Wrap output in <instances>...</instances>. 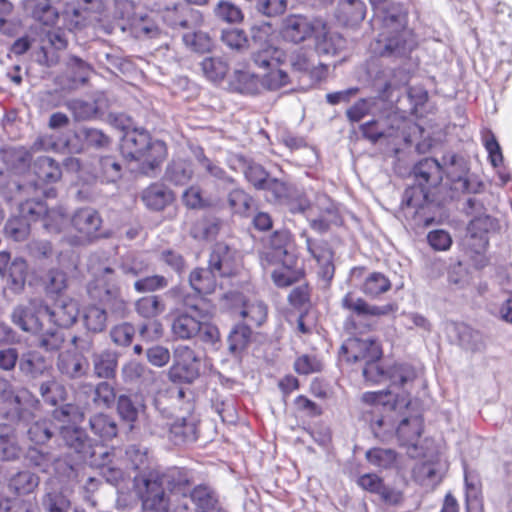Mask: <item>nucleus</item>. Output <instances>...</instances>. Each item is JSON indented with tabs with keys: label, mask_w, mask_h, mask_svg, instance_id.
<instances>
[{
	"label": "nucleus",
	"mask_w": 512,
	"mask_h": 512,
	"mask_svg": "<svg viewBox=\"0 0 512 512\" xmlns=\"http://www.w3.org/2000/svg\"><path fill=\"white\" fill-rule=\"evenodd\" d=\"M191 484L192 475L183 468H171L164 473L149 471L134 477V487L148 512L188 510Z\"/></svg>",
	"instance_id": "nucleus-1"
},
{
	"label": "nucleus",
	"mask_w": 512,
	"mask_h": 512,
	"mask_svg": "<svg viewBox=\"0 0 512 512\" xmlns=\"http://www.w3.org/2000/svg\"><path fill=\"white\" fill-rule=\"evenodd\" d=\"M386 0H370L374 9L381 11V33L377 39L380 55L403 57L417 45L412 30L407 28V13L400 5L381 9Z\"/></svg>",
	"instance_id": "nucleus-2"
},
{
	"label": "nucleus",
	"mask_w": 512,
	"mask_h": 512,
	"mask_svg": "<svg viewBox=\"0 0 512 512\" xmlns=\"http://www.w3.org/2000/svg\"><path fill=\"white\" fill-rule=\"evenodd\" d=\"M119 120L123 122V116H120ZM122 129L126 130L120 144L123 157L140 162V170L143 174H152L166 158L165 143L159 140L153 141L144 129H130L129 125L124 123H122Z\"/></svg>",
	"instance_id": "nucleus-3"
},
{
	"label": "nucleus",
	"mask_w": 512,
	"mask_h": 512,
	"mask_svg": "<svg viewBox=\"0 0 512 512\" xmlns=\"http://www.w3.org/2000/svg\"><path fill=\"white\" fill-rule=\"evenodd\" d=\"M87 271L91 277L87 284V292L91 298L107 301L116 298L115 271L104 252L90 254L87 259ZM116 309L124 314L126 304L122 299H115Z\"/></svg>",
	"instance_id": "nucleus-4"
},
{
	"label": "nucleus",
	"mask_w": 512,
	"mask_h": 512,
	"mask_svg": "<svg viewBox=\"0 0 512 512\" xmlns=\"http://www.w3.org/2000/svg\"><path fill=\"white\" fill-rule=\"evenodd\" d=\"M173 363L168 370V377L174 383H193L199 378L202 358L192 347L180 344L173 349Z\"/></svg>",
	"instance_id": "nucleus-5"
},
{
	"label": "nucleus",
	"mask_w": 512,
	"mask_h": 512,
	"mask_svg": "<svg viewBox=\"0 0 512 512\" xmlns=\"http://www.w3.org/2000/svg\"><path fill=\"white\" fill-rule=\"evenodd\" d=\"M324 27V19L305 14H289L282 20L280 33L287 42L299 44Z\"/></svg>",
	"instance_id": "nucleus-6"
},
{
	"label": "nucleus",
	"mask_w": 512,
	"mask_h": 512,
	"mask_svg": "<svg viewBox=\"0 0 512 512\" xmlns=\"http://www.w3.org/2000/svg\"><path fill=\"white\" fill-rule=\"evenodd\" d=\"M44 302L39 298L30 299L27 304L14 307L11 313V321L22 331L40 333L44 331Z\"/></svg>",
	"instance_id": "nucleus-7"
},
{
	"label": "nucleus",
	"mask_w": 512,
	"mask_h": 512,
	"mask_svg": "<svg viewBox=\"0 0 512 512\" xmlns=\"http://www.w3.org/2000/svg\"><path fill=\"white\" fill-rule=\"evenodd\" d=\"M60 435L65 445L77 455V461H90L91 464H96V461L93 460L97 454L93 440L84 429L67 426L61 429Z\"/></svg>",
	"instance_id": "nucleus-8"
},
{
	"label": "nucleus",
	"mask_w": 512,
	"mask_h": 512,
	"mask_svg": "<svg viewBox=\"0 0 512 512\" xmlns=\"http://www.w3.org/2000/svg\"><path fill=\"white\" fill-rule=\"evenodd\" d=\"M71 223L78 233V243L85 244L99 236L102 219L98 211L91 207H85L74 212Z\"/></svg>",
	"instance_id": "nucleus-9"
},
{
	"label": "nucleus",
	"mask_w": 512,
	"mask_h": 512,
	"mask_svg": "<svg viewBox=\"0 0 512 512\" xmlns=\"http://www.w3.org/2000/svg\"><path fill=\"white\" fill-rule=\"evenodd\" d=\"M341 353L347 362L355 363L380 360L382 350L376 340L366 338H349L341 346Z\"/></svg>",
	"instance_id": "nucleus-10"
},
{
	"label": "nucleus",
	"mask_w": 512,
	"mask_h": 512,
	"mask_svg": "<svg viewBox=\"0 0 512 512\" xmlns=\"http://www.w3.org/2000/svg\"><path fill=\"white\" fill-rule=\"evenodd\" d=\"M204 312L193 305L178 313L172 320V335L179 340H189L196 337L201 330V319Z\"/></svg>",
	"instance_id": "nucleus-11"
},
{
	"label": "nucleus",
	"mask_w": 512,
	"mask_h": 512,
	"mask_svg": "<svg viewBox=\"0 0 512 512\" xmlns=\"http://www.w3.org/2000/svg\"><path fill=\"white\" fill-rule=\"evenodd\" d=\"M151 433L167 437L175 445L194 442L197 439V419L190 415L175 420L168 428L155 427Z\"/></svg>",
	"instance_id": "nucleus-12"
},
{
	"label": "nucleus",
	"mask_w": 512,
	"mask_h": 512,
	"mask_svg": "<svg viewBox=\"0 0 512 512\" xmlns=\"http://www.w3.org/2000/svg\"><path fill=\"white\" fill-rule=\"evenodd\" d=\"M341 307L360 320H370L389 314L394 310L393 305L386 304L377 306L369 304L363 298L358 297L353 292H348L341 299Z\"/></svg>",
	"instance_id": "nucleus-13"
},
{
	"label": "nucleus",
	"mask_w": 512,
	"mask_h": 512,
	"mask_svg": "<svg viewBox=\"0 0 512 512\" xmlns=\"http://www.w3.org/2000/svg\"><path fill=\"white\" fill-rule=\"evenodd\" d=\"M301 236L305 237L307 250L319 266V276L329 282L334 276L335 267L333 264V252L328 243L324 240H314L308 237L306 232H303Z\"/></svg>",
	"instance_id": "nucleus-14"
},
{
	"label": "nucleus",
	"mask_w": 512,
	"mask_h": 512,
	"mask_svg": "<svg viewBox=\"0 0 512 512\" xmlns=\"http://www.w3.org/2000/svg\"><path fill=\"white\" fill-rule=\"evenodd\" d=\"M44 314L47 321L55 326L68 328L77 320L79 314L78 304L73 299L60 298L52 307L44 304Z\"/></svg>",
	"instance_id": "nucleus-15"
},
{
	"label": "nucleus",
	"mask_w": 512,
	"mask_h": 512,
	"mask_svg": "<svg viewBox=\"0 0 512 512\" xmlns=\"http://www.w3.org/2000/svg\"><path fill=\"white\" fill-rule=\"evenodd\" d=\"M208 267L218 277H229L236 273V254L228 245L216 243L209 257Z\"/></svg>",
	"instance_id": "nucleus-16"
},
{
	"label": "nucleus",
	"mask_w": 512,
	"mask_h": 512,
	"mask_svg": "<svg viewBox=\"0 0 512 512\" xmlns=\"http://www.w3.org/2000/svg\"><path fill=\"white\" fill-rule=\"evenodd\" d=\"M56 367L66 378L79 379L88 374L89 362L83 354L75 350H66L58 355Z\"/></svg>",
	"instance_id": "nucleus-17"
},
{
	"label": "nucleus",
	"mask_w": 512,
	"mask_h": 512,
	"mask_svg": "<svg viewBox=\"0 0 512 512\" xmlns=\"http://www.w3.org/2000/svg\"><path fill=\"white\" fill-rule=\"evenodd\" d=\"M102 94H99L92 101L83 99H70L65 103L66 108L71 112L75 121H89L102 113Z\"/></svg>",
	"instance_id": "nucleus-18"
},
{
	"label": "nucleus",
	"mask_w": 512,
	"mask_h": 512,
	"mask_svg": "<svg viewBox=\"0 0 512 512\" xmlns=\"http://www.w3.org/2000/svg\"><path fill=\"white\" fill-rule=\"evenodd\" d=\"M28 274V264L22 258H15L8 266L7 272L3 273L5 279V290L14 295L23 292Z\"/></svg>",
	"instance_id": "nucleus-19"
},
{
	"label": "nucleus",
	"mask_w": 512,
	"mask_h": 512,
	"mask_svg": "<svg viewBox=\"0 0 512 512\" xmlns=\"http://www.w3.org/2000/svg\"><path fill=\"white\" fill-rule=\"evenodd\" d=\"M315 49L319 54L335 55L345 46V40L337 32L330 31L326 21L324 27L315 31Z\"/></svg>",
	"instance_id": "nucleus-20"
},
{
	"label": "nucleus",
	"mask_w": 512,
	"mask_h": 512,
	"mask_svg": "<svg viewBox=\"0 0 512 512\" xmlns=\"http://www.w3.org/2000/svg\"><path fill=\"white\" fill-rule=\"evenodd\" d=\"M366 5L361 0H341L336 11L337 20L345 26L359 25L365 18Z\"/></svg>",
	"instance_id": "nucleus-21"
},
{
	"label": "nucleus",
	"mask_w": 512,
	"mask_h": 512,
	"mask_svg": "<svg viewBox=\"0 0 512 512\" xmlns=\"http://www.w3.org/2000/svg\"><path fill=\"white\" fill-rule=\"evenodd\" d=\"M413 174L421 187L425 184L437 185L443 178V168L436 159L425 158L414 166Z\"/></svg>",
	"instance_id": "nucleus-22"
},
{
	"label": "nucleus",
	"mask_w": 512,
	"mask_h": 512,
	"mask_svg": "<svg viewBox=\"0 0 512 512\" xmlns=\"http://www.w3.org/2000/svg\"><path fill=\"white\" fill-rule=\"evenodd\" d=\"M144 408L145 404L140 394H122L117 399V412L126 422H136Z\"/></svg>",
	"instance_id": "nucleus-23"
},
{
	"label": "nucleus",
	"mask_w": 512,
	"mask_h": 512,
	"mask_svg": "<svg viewBox=\"0 0 512 512\" xmlns=\"http://www.w3.org/2000/svg\"><path fill=\"white\" fill-rule=\"evenodd\" d=\"M142 200L149 209L160 211L173 202L174 194L162 184H153L143 191Z\"/></svg>",
	"instance_id": "nucleus-24"
},
{
	"label": "nucleus",
	"mask_w": 512,
	"mask_h": 512,
	"mask_svg": "<svg viewBox=\"0 0 512 512\" xmlns=\"http://www.w3.org/2000/svg\"><path fill=\"white\" fill-rule=\"evenodd\" d=\"M453 330L455 332L458 345L462 349L473 353L484 349L485 344L482 335L470 326L463 323L454 324Z\"/></svg>",
	"instance_id": "nucleus-25"
},
{
	"label": "nucleus",
	"mask_w": 512,
	"mask_h": 512,
	"mask_svg": "<svg viewBox=\"0 0 512 512\" xmlns=\"http://www.w3.org/2000/svg\"><path fill=\"white\" fill-rule=\"evenodd\" d=\"M89 426L92 432L104 441L113 439L118 434V425L114 417L105 413H97L90 417Z\"/></svg>",
	"instance_id": "nucleus-26"
},
{
	"label": "nucleus",
	"mask_w": 512,
	"mask_h": 512,
	"mask_svg": "<svg viewBox=\"0 0 512 512\" xmlns=\"http://www.w3.org/2000/svg\"><path fill=\"white\" fill-rule=\"evenodd\" d=\"M217 277L209 267L196 268L190 273L189 283L197 293L210 294L217 286Z\"/></svg>",
	"instance_id": "nucleus-27"
},
{
	"label": "nucleus",
	"mask_w": 512,
	"mask_h": 512,
	"mask_svg": "<svg viewBox=\"0 0 512 512\" xmlns=\"http://www.w3.org/2000/svg\"><path fill=\"white\" fill-rule=\"evenodd\" d=\"M422 433V420L419 417L403 419L397 428V436L403 446L416 447Z\"/></svg>",
	"instance_id": "nucleus-28"
},
{
	"label": "nucleus",
	"mask_w": 512,
	"mask_h": 512,
	"mask_svg": "<svg viewBox=\"0 0 512 512\" xmlns=\"http://www.w3.org/2000/svg\"><path fill=\"white\" fill-rule=\"evenodd\" d=\"M94 374L98 378L108 379L114 376L117 367V354L111 350H103L92 356Z\"/></svg>",
	"instance_id": "nucleus-29"
},
{
	"label": "nucleus",
	"mask_w": 512,
	"mask_h": 512,
	"mask_svg": "<svg viewBox=\"0 0 512 512\" xmlns=\"http://www.w3.org/2000/svg\"><path fill=\"white\" fill-rule=\"evenodd\" d=\"M240 315L246 319L247 324L260 326L267 317V306L255 296L244 299Z\"/></svg>",
	"instance_id": "nucleus-30"
},
{
	"label": "nucleus",
	"mask_w": 512,
	"mask_h": 512,
	"mask_svg": "<svg viewBox=\"0 0 512 512\" xmlns=\"http://www.w3.org/2000/svg\"><path fill=\"white\" fill-rule=\"evenodd\" d=\"M285 58L283 50L276 45L256 49L252 53L253 63L265 70L276 68Z\"/></svg>",
	"instance_id": "nucleus-31"
},
{
	"label": "nucleus",
	"mask_w": 512,
	"mask_h": 512,
	"mask_svg": "<svg viewBox=\"0 0 512 512\" xmlns=\"http://www.w3.org/2000/svg\"><path fill=\"white\" fill-rule=\"evenodd\" d=\"M41 508L44 512H69L71 501L63 491L46 488L41 498Z\"/></svg>",
	"instance_id": "nucleus-32"
},
{
	"label": "nucleus",
	"mask_w": 512,
	"mask_h": 512,
	"mask_svg": "<svg viewBox=\"0 0 512 512\" xmlns=\"http://www.w3.org/2000/svg\"><path fill=\"white\" fill-rule=\"evenodd\" d=\"M34 174L43 183H53L61 178L59 165L50 157H39L33 164Z\"/></svg>",
	"instance_id": "nucleus-33"
},
{
	"label": "nucleus",
	"mask_w": 512,
	"mask_h": 512,
	"mask_svg": "<svg viewBox=\"0 0 512 512\" xmlns=\"http://www.w3.org/2000/svg\"><path fill=\"white\" fill-rule=\"evenodd\" d=\"M45 358L36 351H29L22 355L19 361V369L25 375L32 378L39 377L47 370Z\"/></svg>",
	"instance_id": "nucleus-34"
},
{
	"label": "nucleus",
	"mask_w": 512,
	"mask_h": 512,
	"mask_svg": "<svg viewBox=\"0 0 512 512\" xmlns=\"http://www.w3.org/2000/svg\"><path fill=\"white\" fill-rule=\"evenodd\" d=\"M250 36L254 50L276 45V32L272 25L268 22H260L254 24L250 28Z\"/></svg>",
	"instance_id": "nucleus-35"
},
{
	"label": "nucleus",
	"mask_w": 512,
	"mask_h": 512,
	"mask_svg": "<svg viewBox=\"0 0 512 512\" xmlns=\"http://www.w3.org/2000/svg\"><path fill=\"white\" fill-rule=\"evenodd\" d=\"M89 3L90 0H79L77 6L66 13L69 29H81L95 19Z\"/></svg>",
	"instance_id": "nucleus-36"
},
{
	"label": "nucleus",
	"mask_w": 512,
	"mask_h": 512,
	"mask_svg": "<svg viewBox=\"0 0 512 512\" xmlns=\"http://www.w3.org/2000/svg\"><path fill=\"white\" fill-rule=\"evenodd\" d=\"M165 18L174 27L192 29L198 19V13L186 5L179 4L174 7V11H168Z\"/></svg>",
	"instance_id": "nucleus-37"
},
{
	"label": "nucleus",
	"mask_w": 512,
	"mask_h": 512,
	"mask_svg": "<svg viewBox=\"0 0 512 512\" xmlns=\"http://www.w3.org/2000/svg\"><path fill=\"white\" fill-rule=\"evenodd\" d=\"M192 486L193 483L187 497L189 504L194 503L196 512L206 511L218 504L213 492L207 486L199 485L194 488Z\"/></svg>",
	"instance_id": "nucleus-38"
},
{
	"label": "nucleus",
	"mask_w": 512,
	"mask_h": 512,
	"mask_svg": "<svg viewBox=\"0 0 512 512\" xmlns=\"http://www.w3.org/2000/svg\"><path fill=\"white\" fill-rule=\"evenodd\" d=\"M125 454L132 469L139 470L138 474L154 471L150 467V457L147 448L136 444L129 445L126 448Z\"/></svg>",
	"instance_id": "nucleus-39"
},
{
	"label": "nucleus",
	"mask_w": 512,
	"mask_h": 512,
	"mask_svg": "<svg viewBox=\"0 0 512 512\" xmlns=\"http://www.w3.org/2000/svg\"><path fill=\"white\" fill-rule=\"evenodd\" d=\"M391 288L390 280L380 272L370 273L364 280L361 291L368 297H378L389 291Z\"/></svg>",
	"instance_id": "nucleus-40"
},
{
	"label": "nucleus",
	"mask_w": 512,
	"mask_h": 512,
	"mask_svg": "<svg viewBox=\"0 0 512 512\" xmlns=\"http://www.w3.org/2000/svg\"><path fill=\"white\" fill-rule=\"evenodd\" d=\"M39 477L30 471H20L9 480V488L19 495L33 492L39 485Z\"/></svg>",
	"instance_id": "nucleus-41"
},
{
	"label": "nucleus",
	"mask_w": 512,
	"mask_h": 512,
	"mask_svg": "<svg viewBox=\"0 0 512 512\" xmlns=\"http://www.w3.org/2000/svg\"><path fill=\"white\" fill-rule=\"evenodd\" d=\"M56 430L57 427L54 425L53 421L40 419L29 426L27 435L31 442L41 445L49 441Z\"/></svg>",
	"instance_id": "nucleus-42"
},
{
	"label": "nucleus",
	"mask_w": 512,
	"mask_h": 512,
	"mask_svg": "<svg viewBox=\"0 0 512 512\" xmlns=\"http://www.w3.org/2000/svg\"><path fill=\"white\" fill-rule=\"evenodd\" d=\"M193 176L192 165L183 160L173 161L166 169L165 178L175 185L188 183Z\"/></svg>",
	"instance_id": "nucleus-43"
},
{
	"label": "nucleus",
	"mask_w": 512,
	"mask_h": 512,
	"mask_svg": "<svg viewBox=\"0 0 512 512\" xmlns=\"http://www.w3.org/2000/svg\"><path fill=\"white\" fill-rule=\"evenodd\" d=\"M220 228L219 220L215 217H203L192 226L190 234L196 240H209L214 238Z\"/></svg>",
	"instance_id": "nucleus-44"
},
{
	"label": "nucleus",
	"mask_w": 512,
	"mask_h": 512,
	"mask_svg": "<svg viewBox=\"0 0 512 512\" xmlns=\"http://www.w3.org/2000/svg\"><path fill=\"white\" fill-rule=\"evenodd\" d=\"M200 65L204 76L213 82L223 80L229 69L227 62L221 57H206Z\"/></svg>",
	"instance_id": "nucleus-45"
},
{
	"label": "nucleus",
	"mask_w": 512,
	"mask_h": 512,
	"mask_svg": "<svg viewBox=\"0 0 512 512\" xmlns=\"http://www.w3.org/2000/svg\"><path fill=\"white\" fill-rule=\"evenodd\" d=\"M136 312L143 318L151 319L165 311V304L157 295L145 296L135 303Z\"/></svg>",
	"instance_id": "nucleus-46"
},
{
	"label": "nucleus",
	"mask_w": 512,
	"mask_h": 512,
	"mask_svg": "<svg viewBox=\"0 0 512 512\" xmlns=\"http://www.w3.org/2000/svg\"><path fill=\"white\" fill-rule=\"evenodd\" d=\"M251 329L247 325H237L228 336V349L234 355L240 354L249 344Z\"/></svg>",
	"instance_id": "nucleus-47"
},
{
	"label": "nucleus",
	"mask_w": 512,
	"mask_h": 512,
	"mask_svg": "<svg viewBox=\"0 0 512 512\" xmlns=\"http://www.w3.org/2000/svg\"><path fill=\"white\" fill-rule=\"evenodd\" d=\"M416 378L415 369L409 364H395L387 370V380L392 386L404 387Z\"/></svg>",
	"instance_id": "nucleus-48"
},
{
	"label": "nucleus",
	"mask_w": 512,
	"mask_h": 512,
	"mask_svg": "<svg viewBox=\"0 0 512 512\" xmlns=\"http://www.w3.org/2000/svg\"><path fill=\"white\" fill-rule=\"evenodd\" d=\"M443 173L445 172L447 177L451 180H457L462 182V186L466 188L467 180L463 178L465 174V166L462 160L455 154H448L442 158Z\"/></svg>",
	"instance_id": "nucleus-49"
},
{
	"label": "nucleus",
	"mask_w": 512,
	"mask_h": 512,
	"mask_svg": "<svg viewBox=\"0 0 512 512\" xmlns=\"http://www.w3.org/2000/svg\"><path fill=\"white\" fill-rule=\"evenodd\" d=\"M85 327L92 332H101L107 323V313L98 306H88L83 315Z\"/></svg>",
	"instance_id": "nucleus-50"
},
{
	"label": "nucleus",
	"mask_w": 512,
	"mask_h": 512,
	"mask_svg": "<svg viewBox=\"0 0 512 512\" xmlns=\"http://www.w3.org/2000/svg\"><path fill=\"white\" fill-rule=\"evenodd\" d=\"M43 400L50 405H57L65 400L66 390L55 379L42 382L39 388Z\"/></svg>",
	"instance_id": "nucleus-51"
},
{
	"label": "nucleus",
	"mask_w": 512,
	"mask_h": 512,
	"mask_svg": "<svg viewBox=\"0 0 512 512\" xmlns=\"http://www.w3.org/2000/svg\"><path fill=\"white\" fill-rule=\"evenodd\" d=\"M221 41L227 48L233 51L243 52L249 48L248 37L241 29L223 30Z\"/></svg>",
	"instance_id": "nucleus-52"
},
{
	"label": "nucleus",
	"mask_w": 512,
	"mask_h": 512,
	"mask_svg": "<svg viewBox=\"0 0 512 512\" xmlns=\"http://www.w3.org/2000/svg\"><path fill=\"white\" fill-rule=\"evenodd\" d=\"M366 458L376 467L390 469L396 463L397 454L392 449L373 448L366 452Z\"/></svg>",
	"instance_id": "nucleus-53"
},
{
	"label": "nucleus",
	"mask_w": 512,
	"mask_h": 512,
	"mask_svg": "<svg viewBox=\"0 0 512 512\" xmlns=\"http://www.w3.org/2000/svg\"><path fill=\"white\" fill-rule=\"evenodd\" d=\"M30 226L28 220L18 214L8 220L5 225V233L14 241H24L30 233Z\"/></svg>",
	"instance_id": "nucleus-54"
},
{
	"label": "nucleus",
	"mask_w": 512,
	"mask_h": 512,
	"mask_svg": "<svg viewBox=\"0 0 512 512\" xmlns=\"http://www.w3.org/2000/svg\"><path fill=\"white\" fill-rule=\"evenodd\" d=\"M19 215L27 219L28 222H35L41 220L47 213V206L45 203L39 200L29 199L19 204L18 209Z\"/></svg>",
	"instance_id": "nucleus-55"
},
{
	"label": "nucleus",
	"mask_w": 512,
	"mask_h": 512,
	"mask_svg": "<svg viewBox=\"0 0 512 512\" xmlns=\"http://www.w3.org/2000/svg\"><path fill=\"white\" fill-rule=\"evenodd\" d=\"M76 137L87 146L104 148L110 143V138L101 130L92 127H82L76 132Z\"/></svg>",
	"instance_id": "nucleus-56"
},
{
	"label": "nucleus",
	"mask_w": 512,
	"mask_h": 512,
	"mask_svg": "<svg viewBox=\"0 0 512 512\" xmlns=\"http://www.w3.org/2000/svg\"><path fill=\"white\" fill-rule=\"evenodd\" d=\"M130 26L132 29V32L135 34L136 37H149L153 38L158 35L159 29L157 25L154 23L153 20H151L146 15H134L130 19Z\"/></svg>",
	"instance_id": "nucleus-57"
},
{
	"label": "nucleus",
	"mask_w": 512,
	"mask_h": 512,
	"mask_svg": "<svg viewBox=\"0 0 512 512\" xmlns=\"http://www.w3.org/2000/svg\"><path fill=\"white\" fill-rule=\"evenodd\" d=\"M292 235L288 230L275 231L269 239V247L274 251V258L279 261L287 255L291 245Z\"/></svg>",
	"instance_id": "nucleus-58"
},
{
	"label": "nucleus",
	"mask_w": 512,
	"mask_h": 512,
	"mask_svg": "<svg viewBox=\"0 0 512 512\" xmlns=\"http://www.w3.org/2000/svg\"><path fill=\"white\" fill-rule=\"evenodd\" d=\"M215 16L227 23H238L243 19L241 9L229 1H219L214 8Z\"/></svg>",
	"instance_id": "nucleus-59"
},
{
	"label": "nucleus",
	"mask_w": 512,
	"mask_h": 512,
	"mask_svg": "<svg viewBox=\"0 0 512 512\" xmlns=\"http://www.w3.org/2000/svg\"><path fill=\"white\" fill-rule=\"evenodd\" d=\"M21 449L13 434H0V462L14 461L20 457Z\"/></svg>",
	"instance_id": "nucleus-60"
},
{
	"label": "nucleus",
	"mask_w": 512,
	"mask_h": 512,
	"mask_svg": "<svg viewBox=\"0 0 512 512\" xmlns=\"http://www.w3.org/2000/svg\"><path fill=\"white\" fill-rule=\"evenodd\" d=\"M169 285V280L163 275H151L138 279L134 283V289L138 293H147L162 290Z\"/></svg>",
	"instance_id": "nucleus-61"
},
{
	"label": "nucleus",
	"mask_w": 512,
	"mask_h": 512,
	"mask_svg": "<svg viewBox=\"0 0 512 512\" xmlns=\"http://www.w3.org/2000/svg\"><path fill=\"white\" fill-rule=\"evenodd\" d=\"M236 88L241 93L256 94L259 92L261 81L258 76L248 71L235 72Z\"/></svg>",
	"instance_id": "nucleus-62"
},
{
	"label": "nucleus",
	"mask_w": 512,
	"mask_h": 512,
	"mask_svg": "<svg viewBox=\"0 0 512 512\" xmlns=\"http://www.w3.org/2000/svg\"><path fill=\"white\" fill-rule=\"evenodd\" d=\"M99 173L104 181L115 182L121 178V166L113 156H104L99 160Z\"/></svg>",
	"instance_id": "nucleus-63"
},
{
	"label": "nucleus",
	"mask_w": 512,
	"mask_h": 512,
	"mask_svg": "<svg viewBox=\"0 0 512 512\" xmlns=\"http://www.w3.org/2000/svg\"><path fill=\"white\" fill-rule=\"evenodd\" d=\"M252 198L242 189H232L228 194L230 208L239 214H245L251 206Z\"/></svg>",
	"instance_id": "nucleus-64"
}]
</instances>
